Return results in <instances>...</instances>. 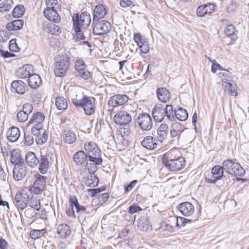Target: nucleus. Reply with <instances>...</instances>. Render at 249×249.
Returning a JSON list of instances; mask_svg holds the SVG:
<instances>
[{"label": "nucleus", "mask_w": 249, "mask_h": 249, "mask_svg": "<svg viewBox=\"0 0 249 249\" xmlns=\"http://www.w3.org/2000/svg\"><path fill=\"white\" fill-rule=\"evenodd\" d=\"M20 160V155L15 151H13L11 153V157L10 158V161L13 164H19V163Z\"/></svg>", "instance_id": "09e8293b"}, {"label": "nucleus", "mask_w": 249, "mask_h": 249, "mask_svg": "<svg viewBox=\"0 0 249 249\" xmlns=\"http://www.w3.org/2000/svg\"><path fill=\"white\" fill-rule=\"evenodd\" d=\"M23 24L24 21L22 19L15 20L9 22L6 25V28L10 31L18 30L23 27Z\"/></svg>", "instance_id": "e433bc0d"}, {"label": "nucleus", "mask_w": 249, "mask_h": 249, "mask_svg": "<svg viewBox=\"0 0 249 249\" xmlns=\"http://www.w3.org/2000/svg\"><path fill=\"white\" fill-rule=\"evenodd\" d=\"M25 11V8L22 5H18L14 9L12 15L14 18H20L24 14Z\"/></svg>", "instance_id": "79ce46f5"}, {"label": "nucleus", "mask_w": 249, "mask_h": 249, "mask_svg": "<svg viewBox=\"0 0 249 249\" xmlns=\"http://www.w3.org/2000/svg\"><path fill=\"white\" fill-rule=\"evenodd\" d=\"M222 165L224 167L225 171L229 174L239 176H243L245 171L241 165L231 160H227L223 161Z\"/></svg>", "instance_id": "20e7f679"}, {"label": "nucleus", "mask_w": 249, "mask_h": 249, "mask_svg": "<svg viewBox=\"0 0 249 249\" xmlns=\"http://www.w3.org/2000/svg\"><path fill=\"white\" fill-rule=\"evenodd\" d=\"M44 230H33L30 231V237L32 239H37L43 236L44 233Z\"/></svg>", "instance_id": "a18cd8bd"}, {"label": "nucleus", "mask_w": 249, "mask_h": 249, "mask_svg": "<svg viewBox=\"0 0 249 249\" xmlns=\"http://www.w3.org/2000/svg\"><path fill=\"white\" fill-rule=\"evenodd\" d=\"M174 117L180 121H186L188 117V114L187 110L182 107L175 110L174 111Z\"/></svg>", "instance_id": "72a5a7b5"}, {"label": "nucleus", "mask_w": 249, "mask_h": 249, "mask_svg": "<svg viewBox=\"0 0 249 249\" xmlns=\"http://www.w3.org/2000/svg\"><path fill=\"white\" fill-rule=\"evenodd\" d=\"M162 162L169 170L172 172L180 171L186 165V161L183 157L173 158L170 153L163 155Z\"/></svg>", "instance_id": "f03ea898"}, {"label": "nucleus", "mask_w": 249, "mask_h": 249, "mask_svg": "<svg viewBox=\"0 0 249 249\" xmlns=\"http://www.w3.org/2000/svg\"><path fill=\"white\" fill-rule=\"evenodd\" d=\"M70 66V58L67 56H60L55 64L54 73L56 76L62 77L67 72Z\"/></svg>", "instance_id": "39448f33"}, {"label": "nucleus", "mask_w": 249, "mask_h": 249, "mask_svg": "<svg viewBox=\"0 0 249 249\" xmlns=\"http://www.w3.org/2000/svg\"><path fill=\"white\" fill-rule=\"evenodd\" d=\"M132 4V2L130 0H121L120 5L121 7L125 8L129 7Z\"/></svg>", "instance_id": "e2e57ef3"}, {"label": "nucleus", "mask_w": 249, "mask_h": 249, "mask_svg": "<svg viewBox=\"0 0 249 249\" xmlns=\"http://www.w3.org/2000/svg\"><path fill=\"white\" fill-rule=\"evenodd\" d=\"M87 154L83 151H77L73 156V161L77 165L84 164L87 160Z\"/></svg>", "instance_id": "c85d7f7f"}, {"label": "nucleus", "mask_w": 249, "mask_h": 249, "mask_svg": "<svg viewBox=\"0 0 249 249\" xmlns=\"http://www.w3.org/2000/svg\"><path fill=\"white\" fill-rule=\"evenodd\" d=\"M31 132L37 144H43L47 142L48 135L43 127H41V128L32 127Z\"/></svg>", "instance_id": "9d476101"}, {"label": "nucleus", "mask_w": 249, "mask_h": 249, "mask_svg": "<svg viewBox=\"0 0 249 249\" xmlns=\"http://www.w3.org/2000/svg\"><path fill=\"white\" fill-rule=\"evenodd\" d=\"M13 4V0H5L0 3V12H7L10 11Z\"/></svg>", "instance_id": "ea45409f"}, {"label": "nucleus", "mask_w": 249, "mask_h": 249, "mask_svg": "<svg viewBox=\"0 0 249 249\" xmlns=\"http://www.w3.org/2000/svg\"><path fill=\"white\" fill-rule=\"evenodd\" d=\"M142 210V209L138 206L137 204H134L132 205H131L128 208V213L133 214L136 213H138Z\"/></svg>", "instance_id": "864d4df0"}, {"label": "nucleus", "mask_w": 249, "mask_h": 249, "mask_svg": "<svg viewBox=\"0 0 249 249\" xmlns=\"http://www.w3.org/2000/svg\"><path fill=\"white\" fill-rule=\"evenodd\" d=\"M84 147L89 155H95L99 156V153L101 152L97 144L92 142H86Z\"/></svg>", "instance_id": "b1692460"}, {"label": "nucleus", "mask_w": 249, "mask_h": 249, "mask_svg": "<svg viewBox=\"0 0 249 249\" xmlns=\"http://www.w3.org/2000/svg\"><path fill=\"white\" fill-rule=\"evenodd\" d=\"M224 167L223 165H215L212 169L213 177L216 179H220L223 176Z\"/></svg>", "instance_id": "58836bf2"}, {"label": "nucleus", "mask_w": 249, "mask_h": 249, "mask_svg": "<svg viewBox=\"0 0 249 249\" xmlns=\"http://www.w3.org/2000/svg\"><path fill=\"white\" fill-rule=\"evenodd\" d=\"M69 202L71 204H73L75 207L76 213H82L86 212L87 207L83 205H80L76 196H70Z\"/></svg>", "instance_id": "c9c22d12"}, {"label": "nucleus", "mask_w": 249, "mask_h": 249, "mask_svg": "<svg viewBox=\"0 0 249 249\" xmlns=\"http://www.w3.org/2000/svg\"><path fill=\"white\" fill-rule=\"evenodd\" d=\"M105 188H98L95 189H89L88 190V192L90 193V196L94 197L97 194L105 190Z\"/></svg>", "instance_id": "4d7b16f0"}, {"label": "nucleus", "mask_w": 249, "mask_h": 249, "mask_svg": "<svg viewBox=\"0 0 249 249\" xmlns=\"http://www.w3.org/2000/svg\"><path fill=\"white\" fill-rule=\"evenodd\" d=\"M27 87V86L26 84L20 80L14 81L11 83L12 91L18 94H24Z\"/></svg>", "instance_id": "412c9836"}, {"label": "nucleus", "mask_w": 249, "mask_h": 249, "mask_svg": "<svg viewBox=\"0 0 249 249\" xmlns=\"http://www.w3.org/2000/svg\"><path fill=\"white\" fill-rule=\"evenodd\" d=\"M27 173L26 167L23 164H16L13 169V177L16 180H21Z\"/></svg>", "instance_id": "2eb2a0df"}, {"label": "nucleus", "mask_w": 249, "mask_h": 249, "mask_svg": "<svg viewBox=\"0 0 249 249\" xmlns=\"http://www.w3.org/2000/svg\"><path fill=\"white\" fill-rule=\"evenodd\" d=\"M73 204H70L69 207L66 210V213L69 216L75 217V213L73 210Z\"/></svg>", "instance_id": "052dcab7"}, {"label": "nucleus", "mask_w": 249, "mask_h": 249, "mask_svg": "<svg viewBox=\"0 0 249 249\" xmlns=\"http://www.w3.org/2000/svg\"><path fill=\"white\" fill-rule=\"evenodd\" d=\"M138 227L143 231H147L151 229V225L148 217L146 216L141 217L138 221Z\"/></svg>", "instance_id": "7c9ffc66"}, {"label": "nucleus", "mask_w": 249, "mask_h": 249, "mask_svg": "<svg viewBox=\"0 0 249 249\" xmlns=\"http://www.w3.org/2000/svg\"><path fill=\"white\" fill-rule=\"evenodd\" d=\"M137 182H138L137 180H134L132 181H131L129 184L125 186V187H124L125 193H128V192L131 191L133 189V188L135 186V185H136Z\"/></svg>", "instance_id": "bf43d9fd"}, {"label": "nucleus", "mask_w": 249, "mask_h": 249, "mask_svg": "<svg viewBox=\"0 0 249 249\" xmlns=\"http://www.w3.org/2000/svg\"><path fill=\"white\" fill-rule=\"evenodd\" d=\"M94 103V98L88 97L79 107L83 108L86 115H90L93 114L95 110Z\"/></svg>", "instance_id": "4468645a"}, {"label": "nucleus", "mask_w": 249, "mask_h": 249, "mask_svg": "<svg viewBox=\"0 0 249 249\" xmlns=\"http://www.w3.org/2000/svg\"><path fill=\"white\" fill-rule=\"evenodd\" d=\"M99 180L97 176L94 174H90L87 176L85 180V184L90 187H94L98 185Z\"/></svg>", "instance_id": "4c0bfd02"}, {"label": "nucleus", "mask_w": 249, "mask_h": 249, "mask_svg": "<svg viewBox=\"0 0 249 249\" xmlns=\"http://www.w3.org/2000/svg\"><path fill=\"white\" fill-rule=\"evenodd\" d=\"M179 126H180V124H176L173 126V128L170 131V134L172 139V141H175L176 139L178 140L180 136L181 131L178 129Z\"/></svg>", "instance_id": "37998d69"}, {"label": "nucleus", "mask_w": 249, "mask_h": 249, "mask_svg": "<svg viewBox=\"0 0 249 249\" xmlns=\"http://www.w3.org/2000/svg\"><path fill=\"white\" fill-rule=\"evenodd\" d=\"M86 32V30H84L83 32H75L76 33V37L77 38V40H81L85 39V36H84V33Z\"/></svg>", "instance_id": "774afa93"}, {"label": "nucleus", "mask_w": 249, "mask_h": 249, "mask_svg": "<svg viewBox=\"0 0 249 249\" xmlns=\"http://www.w3.org/2000/svg\"><path fill=\"white\" fill-rule=\"evenodd\" d=\"M152 115L154 120L157 122H162L165 116L168 121L175 120L173 107L170 105H166L165 107L161 105L156 106L153 109Z\"/></svg>", "instance_id": "f257e3e1"}, {"label": "nucleus", "mask_w": 249, "mask_h": 249, "mask_svg": "<svg viewBox=\"0 0 249 249\" xmlns=\"http://www.w3.org/2000/svg\"><path fill=\"white\" fill-rule=\"evenodd\" d=\"M34 73L33 68L32 65H26L18 69L17 71V75L20 78H28Z\"/></svg>", "instance_id": "6ab92c4d"}, {"label": "nucleus", "mask_w": 249, "mask_h": 249, "mask_svg": "<svg viewBox=\"0 0 249 249\" xmlns=\"http://www.w3.org/2000/svg\"><path fill=\"white\" fill-rule=\"evenodd\" d=\"M178 209L182 215L186 216L192 215L195 211L194 206L189 202H185L180 204L178 206Z\"/></svg>", "instance_id": "a211bd4d"}, {"label": "nucleus", "mask_w": 249, "mask_h": 249, "mask_svg": "<svg viewBox=\"0 0 249 249\" xmlns=\"http://www.w3.org/2000/svg\"><path fill=\"white\" fill-rule=\"evenodd\" d=\"M217 70H225L227 71V70H224L223 68L220 66V64L217 63L215 61L213 60L212 62V66L211 71L213 73H215Z\"/></svg>", "instance_id": "6e6d98bb"}, {"label": "nucleus", "mask_w": 249, "mask_h": 249, "mask_svg": "<svg viewBox=\"0 0 249 249\" xmlns=\"http://www.w3.org/2000/svg\"><path fill=\"white\" fill-rule=\"evenodd\" d=\"M93 34L95 36H101L107 34L111 29L110 23L107 20H101L94 23Z\"/></svg>", "instance_id": "0eeeda50"}, {"label": "nucleus", "mask_w": 249, "mask_h": 249, "mask_svg": "<svg viewBox=\"0 0 249 249\" xmlns=\"http://www.w3.org/2000/svg\"><path fill=\"white\" fill-rule=\"evenodd\" d=\"M18 120L20 122H26L28 118V115L22 111H19L17 115Z\"/></svg>", "instance_id": "3c124183"}, {"label": "nucleus", "mask_w": 249, "mask_h": 249, "mask_svg": "<svg viewBox=\"0 0 249 249\" xmlns=\"http://www.w3.org/2000/svg\"><path fill=\"white\" fill-rule=\"evenodd\" d=\"M36 179L31 188V191L35 194H41L44 190L46 185V178L42 175L37 174L36 175Z\"/></svg>", "instance_id": "1a4fd4ad"}, {"label": "nucleus", "mask_w": 249, "mask_h": 249, "mask_svg": "<svg viewBox=\"0 0 249 249\" xmlns=\"http://www.w3.org/2000/svg\"><path fill=\"white\" fill-rule=\"evenodd\" d=\"M142 145L147 149L152 150L157 148V140L152 136L145 137L141 142Z\"/></svg>", "instance_id": "4be33fe9"}, {"label": "nucleus", "mask_w": 249, "mask_h": 249, "mask_svg": "<svg viewBox=\"0 0 249 249\" xmlns=\"http://www.w3.org/2000/svg\"><path fill=\"white\" fill-rule=\"evenodd\" d=\"M62 137L63 141L69 144H72L76 140L75 133L71 130H65L62 135Z\"/></svg>", "instance_id": "c756f323"}, {"label": "nucleus", "mask_w": 249, "mask_h": 249, "mask_svg": "<svg viewBox=\"0 0 249 249\" xmlns=\"http://www.w3.org/2000/svg\"><path fill=\"white\" fill-rule=\"evenodd\" d=\"M30 206L38 211L40 209V203L39 200L36 197H32L29 203Z\"/></svg>", "instance_id": "c03bdc74"}, {"label": "nucleus", "mask_w": 249, "mask_h": 249, "mask_svg": "<svg viewBox=\"0 0 249 249\" xmlns=\"http://www.w3.org/2000/svg\"><path fill=\"white\" fill-rule=\"evenodd\" d=\"M90 72H89L86 69L82 71H80L79 72H78V74H77L78 76H79L80 77H82L84 79H88L90 77Z\"/></svg>", "instance_id": "680f3d73"}, {"label": "nucleus", "mask_w": 249, "mask_h": 249, "mask_svg": "<svg viewBox=\"0 0 249 249\" xmlns=\"http://www.w3.org/2000/svg\"><path fill=\"white\" fill-rule=\"evenodd\" d=\"M101 152L99 153V156L95 155H89V160L90 161L93 162L95 164L100 165L102 162V159L101 158Z\"/></svg>", "instance_id": "49530a36"}, {"label": "nucleus", "mask_w": 249, "mask_h": 249, "mask_svg": "<svg viewBox=\"0 0 249 249\" xmlns=\"http://www.w3.org/2000/svg\"><path fill=\"white\" fill-rule=\"evenodd\" d=\"M29 199V196L27 191L20 190L15 196L14 203L18 208L23 210L27 207Z\"/></svg>", "instance_id": "423d86ee"}, {"label": "nucleus", "mask_w": 249, "mask_h": 249, "mask_svg": "<svg viewBox=\"0 0 249 249\" xmlns=\"http://www.w3.org/2000/svg\"><path fill=\"white\" fill-rule=\"evenodd\" d=\"M51 160V157L49 155L41 156L39 170L42 174H45L47 172Z\"/></svg>", "instance_id": "bb28decb"}, {"label": "nucleus", "mask_w": 249, "mask_h": 249, "mask_svg": "<svg viewBox=\"0 0 249 249\" xmlns=\"http://www.w3.org/2000/svg\"><path fill=\"white\" fill-rule=\"evenodd\" d=\"M24 135L26 144L28 145H32L34 142V138L29 134L25 133Z\"/></svg>", "instance_id": "13d9d810"}, {"label": "nucleus", "mask_w": 249, "mask_h": 249, "mask_svg": "<svg viewBox=\"0 0 249 249\" xmlns=\"http://www.w3.org/2000/svg\"><path fill=\"white\" fill-rule=\"evenodd\" d=\"M168 133V126L165 124H162L160 125L157 129V139L162 142L167 138Z\"/></svg>", "instance_id": "a878e982"}, {"label": "nucleus", "mask_w": 249, "mask_h": 249, "mask_svg": "<svg viewBox=\"0 0 249 249\" xmlns=\"http://www.w3.org/2000/svg\"><path fill=\"white\" fill-rule=\"evenodd\" d=\"M7 242L4 239L0 238V249H7Z\"/></svg>", "instance_id": "338daca9"}, {"label": "nucleus", "mask_w": 249, "mask_h": 249, "mask_svg": "<svg viewBox=\"0 0 249 249\" xmlns=\"http://www.w3.org/2000/svg\"><path fill=\"white\" fill-rule=\"evenodd\" d=\"M235 32V29L233 25H228L224 30L225 34L228 36L233 35Z\"/></svg>", "instance_id": "603ef678"}, {"label": "nucleus", "mask_w": 249, "mask_h": 249, "mask_svg": "<svg viewBox=\"0 0 249 249\" xmlns=\"http://www.w3.org/2000/svg\"><path fill=\"white\" fill-rule=\"evenodd\" d=\"M72 21L74 31L82 32L89 26L91 18L89 14L87 12H83L80 16L78 14H74L72 16Z\"/></svg>", "instance_id": "7ed1b4c3"}, {"label": "nucleus", "mask_w": 249, "mask_h": 249, "mask_svg": "<svg viewBox=\"0 0 249 249\" xmlns=\"http://www.w3.org/2000/svg\"><path fill=\"white\" fill-rule=\"evenodd\" d=\"M57 9H45L44 11L45 17L49 20L54 22H58L60 18L57 13Z\"/></svg>", "instance_id": "5701e85b"}, {"label": "nucleus", "mask_w": 249, "mask_h": 249, "mask_svg": "<svg viewBox=\"0 0 249 249\" xmlns=\"http://www.w3.org/2000/svg\"><path fill=\"white\" fill-rule=\"evenodd\" d=\"M29 86L33 89H36L41 83V79L40 77L35 73L32 74L29 77L28 80Z\"/></svg>", "instance_id": "2f4dec72"}, {"label": "nucleus", "mask_w": 249, "mask_h": 249, "mask_svg": "<svg viewBox=\"0 0 249 249\" xmlns=\"http://www.w3.org/2000/svg\"><path fill=\"white\" fill-rule=\"evenodd\" d=\"M114 120L119 125H126L131 122L132 117L130 113L123 110L118 111L115 115Z\"/></svg>", "instance_id": "6e6552de"}, {"label": "nucleus", "mask_w": 249, "mask_h": 249, "mask_svg": "<svg viewBox=\"0 0 249 249\" xmlns=\"http://www.w3.org/2000/svg\"><path fill=\"white\" fill-rule=\"evenodd\" d=\"M157 95L159 100L163 103L168 102L171 98L170 92L165 88H159L157 90Z\"/></svg>", "instance_id": "393cba45"}, {"label": "nucleus", "mask_w": 249, "mask_h": 249, "mask_svg": "<svg viewBox=\"0 0 249 249\" xmlns=\"http://www.w3.org/2000/svg\"><path fill=\"white\" fill-rule=\"evenodd\" d=\"M128 97L125 94H117L111 96L108 102L109 106L114 107L122 106L128 101Z\"/></svg>", "instance_id": "ddd939ff"}, {"label": "nucleus", "mask_w": 249, "mask_h": 249, "mask_svg": "<svg viewBox=\"0 0 249 249\" xmlns=\"http://www.w3.org/2000/svg\"><path fill=\"white\" fill-rule=\"evenodd\" d=\"M107 11V8L104 5L100 4L96 5L93 12V22L94 23L95 20L97 21L104 18Z\"/></svg>", "instance_id": "aec40b11"}, {"label": "nucleus", "mask_w": 249, "mask_h": 249, "mask_svg": "<svg viewBox=\"0 0 249 249\" xmlns=\"http://www.w3.org/2000/svg\"><path fill=\"white\" fill-rule=\"evenodd\" d=\"M137 122L140 127L143 130L149 131L152 128V118L147 113H143L139 114Z\"/></svg>", "instance_id": "9b49d317"}, {"label": "nucleus", "mask_w": 249, "mask_h": 249, "mask_svg": "<svg viewBox=\"0 0 249 249\" xmlns=\"http://www.w3.org/2000/svg\"><path fill=\"white\" fill-rule=\"evenodd\" d=\"M214 11V5L211 3L202 5L198 6L196 9V15L202 17L205 15H210Z\"/></svg>", "instance_id": "dca6fc26"}, {"label": "nucleus", "mask_w": 249, "mask_h": 249, "mask_svg": "<svg viewBox=\"0 0 249 249\" xmlns=\"http://www.w3.org/2000/svg\"><path fill=\"white\" fill-rule=\"evenodd\" d=\"M9 49L12 51H16L17 44L14 40H11L9 44Z\"/></svg>", "instance_id": "69168bd1"}, {"label": "nucleus", "mask_w": 249, "mask_h": 249, "mask_svg": "<svg viewBox=\"0 0 249 249\" xmlns=\"http://www.w3.org/2000/svg\"><path fill=\"white\" fill-rule=\"evenodd\" d=\"M47 8L46 9H59L57 0H46Z\"/></svg>", "instance_id": "de8ad7c7"}, {"label": "nucleus", "mask_w": 249, "mask_h": 249, "mask_svg": "<svg viewBox=\"0 0 249 249\" xmlns=\"http://www.w3.org/2000/svg\"><path fill=\"white\" fill-rule=\"evenodd\" d=\"M20 135L19 129L17 127L13 126L7 132L6 137L9 141L15 142L18 139Z\"/></svg>", "instance_id": "cd10ccee"}, {"label": "nucleus", "mask_w": 249, "mask_h": 249, "mask_svg": "<svg viewBox=\"0 0 249 249\" xmlns=\"http://www.w3.org/2000/svg\"><path fill=\"white\" fill-rule=\"evenodd\" d=\"M28 165L31 167L36 166L39 162V160L33 152H28L25 157Z\"/></svg>", "instance_id": "473e14b6"}, {"label": "nucleus", "mask_w": 249, "mask_h": 249, "mask_svg": "<svg viewBox=\"0 0 249 249\" xmlns=\"http://www.w3.org/2000/svg\"><path fill=\"white\" fill-rule=\"evenodd\" d=\"M75 69L77 72L82 71L86 69V64L85 62L82 60H78L75 62Z\"/></svg>", "instance_id": "8fccbe9b"}, {"label": "nucleus", "mask_w": 249, "mask_h": 249, "mask_svg": "<svg viewBox=\"0 0 249 249\" xmlns=\"http://www.w3.org/2000/svg\"><path fill=\"white\" fill-rule=\"evenodd\" d=\"M45 119V116L43 113L37 112L34 114L31 120L29 121V125L32 124L34 125L32 127H43L42 122Z\"/></svg>", "instance_id": "f3484780"}, {"label": "nucleus", "mask_w": 249, "mask_h": 249, "mask_svg": "<svg viewBox=\"0 0 249 249\" xmlns=\"http://www.w3.org/2000/svg\"><path fill=\"white\" fill-rule=\"evenodd\" d=\"M57 233L62 238H66L71 234V230L69 226L67 224H60L57 228Z\"/></svg>", "instance_id": "f704fd0d"}, {"label": "nucleus", "mask_w": 249, "mask_h": 249, "mask_svg": "<svg viewBox=\"0 0 249 249\" xmlns=\"http://www.w3.org/2000/svg\"><path fill=\"white\" fill-rule=\"evenodd\" d=\"M55 105L59 110H65L68 107L67 102L63 97H59L56 99Z\"/></svg>", "instance_id": "a19ab883"}, {"label": "nucleus", "mask_w": 249, "mask_h": 249, "mask_svg": "<svg viewBox=\"0 0 249 249\" xmlns=\"http://www.w3.org/2000/svg\"><path fill=\"white\" fill-rule=\"evenodd\" d=\"M33 107L30 103H26L23 106L22 111L26 113L28 116L32 112Z\"/></svg>", "instance_id": "5fc2aeb1"}, {"label": "nucleus", "mask_w": 249, "mask_h": 249, "mask_svg": "<svg viewBox=\"0 0 249 249\" xmlns=\"http://www.w3.org/2000/svg\"><path fill=\"white\" fill-rule=\"evenodd\" d=\"M140 48L142 53H147L149 52V46L148 42L143 44V45H141Z\"/></svg>", "instance_id": "0e129e2a"}, {"label": "nucleus", "mask_w": 249, "mask_h": 249, "mask_svg": "<svg viewBox=\"0 0 249 249\" xmlns=\"http://www.w3.org/2000/svg\"><path fill=\"white\" fill-rule=\"evenodd\" d=\"M87 97L81 88L75 89L71 90V98L73 105L76 107H79Z\"/></svg>", "instance_id": "f8f14e48"}]
</instances>
